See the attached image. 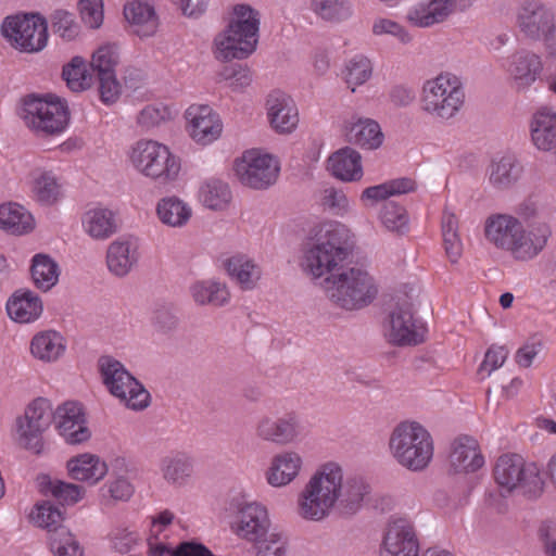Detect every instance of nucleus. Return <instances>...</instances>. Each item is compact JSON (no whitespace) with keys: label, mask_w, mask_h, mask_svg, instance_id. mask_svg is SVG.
Instances as JSON below:
<instances>
[{"label":"nucleus","mask_w":556,"mask_h":556,"mask_svg":"<svg viewBox=\"0 0 556 556\" xmlns=\"http://www.w3.org/2000/svg\"><path fill=\"white\" fill-rule=\"evenodd\" d=\"M369 488L361 477L344 479L341 465L327 462L317 467L296 498V513L306 521L320 522L334 509L356 513Z\"/></svg>","instance_id":"obj_1"},{"label":"nucleus","mask_w":556,"mask_h":556,"mask_svg":"<svg viewBox=\"0 0 556 556\" xmlns=\"http://www.w3.org/2000/svg\"><path fill=\"white\" fill-rule=\"evenodd\" d=\"M552 228L546 223H538L531 228L509 213H492L483 222L485 243L508 254L517 262L534 260L546 247Z\"/></svg>","instance_id":"obj_2"},{"label":"nucleus","mask_w":556,"mask_h":556,"mask_svg":"<svg viewBox=\"0 0 556 556\" xmlns=\"http://www.w3.org/2000/svg\"><path fill=\"white\" fill-rule=\"evenodd\" d=\"M350 230L340 223H325L316 240L303 247L300 267L312 279L332 274L350 254Z\"/></svg>","instance_id":"obj_3"},{"label":"nucleus","mask_w":556,"mask_h":556,"mask_svg":"<svg viewBox=\"0 0 556 556\" xmlns=\"http://www.w3.org/2000/svg\"><path fill=\"white\" fill-rule=\"evenodd\" d=\"M260 14L248 4H237L227 28L215 39L216 58L242 60L252 54L258 42Z\"/></svg>","instance_id":"obj_4"},{"label":"nucleus","mask_w":556,"mask_h":556,"mask_svg":"<svg viewBox=\"0 0 556 556\" xmlns=\"http://www.w3.org/2000/svg\"><path fill=\"white\" fill-rule=\"evenodd\" d=\"M466 101L462 78L452 72H441L422 83L419 103L432 118L450 121L463 110Z\"/></svg>","instance_id":"obj_5"},{"label":"nucleus","mask_w":556,"mask_h":556,"mask_svg":"<svg viewBox=\"0 0 556 556\" xmlns=\"http://www.w3.org/2000/svg\"><path fill=\"white\" fill-rule=\"evenodd\" d=\"M324 290L337 306L353 311L369 305L378 294L374 276L361 267H351L331 274L324 280Z\"/></svg>","instance_id":"obj_6"},{"label":"nucleus","mask_w":556,"mask_h":556,"mask_svg":"<svg viewBox=\"0 0 556 556\" xmlns=\"http://www.w3.org/2000/svg\"><path fill=\"white\" fill-rule=\"evenodd\" d=\"M389 446L396 462L412 471L426 469L433 457L432 437L416 421L397 425L392 431Z\"/></svg>","instance_id":"obj_7"},{"label":"nucleus","mask_w":556,"mask_h":556,"mask_svg":"<svg viewBox=\"0 0 556 556\" xmlns=\"http://www.w3.org/2000/svg\"><path fill=\"white\" fill-rule=\"evenodd\" d=\"M21 117L38 137L46 138L65 130L70 111L66 102L54 94H29L23 100Z\"/></svg>","instance_id":"obj_8"},{"label":"nucleus","mask_w":556,"mask_h":556,"mask_svg":"<svg viewBox=\"0 0 556 556\" xmlns=\"http://www.w3.org/2000/svg\"><path fill=\"white\" fill-rule=\"evenodd\" d=\"M493 478L502 493L518 491L529 497H536L543 492L544 482L539 467L526 463L517 454L500 456L493 468Z\"/></svg>","instance_id":"obj_9"},{"label":"nucleus","mask_w":556,"mask_h":556,"mask_svg":"<svg viewBox=\"0 0 556 556\" xmlns=\"http://www.w3.org/2000/svg\"><path fill=\"white\" fill-rule=\"evenodd\" d=\"M99 370L104 386L112 395L134 410L148 407L150 393L144 387L112 356H101L98 361Z\"/></svg>","instance_id":"obj_10"},{"label":"nucleus","mask_w":556,"mask_h":556,"mask_svg":"<svg viewBox=\"0 0 556 556\" xmlns=\"http://www.w3.org/2000/svg\"><path fill=\"white\" fill-rule=\"evenodd\" d=\"M1 33L12 47L22 52L41 51L48 41V23L40 14L7 16Z\"/></svg>","instance_id":"obj_11"},{"label":"nucleus","mask_w":556,"mask_h":556,"mask_svg":"<svg viewBox=\"0 0 556 556\" xmlns=\"http://www.w3.org/2000/svg\"><path fill=\"white\" fill-rule=\"evenodd\" d=\"M515 26L528 41L542 42L556 24L554 9L543 0H517Z\"/></svg>","instance_id":"obj_12"},{"label":"nucleus","mask_w":556,"mask_h":556,"mask_svg":"<svg viewBox=\"0 0 556 556\" xmlns=\"http://www.w3.org/2000/svg\"><path fill=\"white\" fill-rule=\"evenodd\" d=\"M54 410L47 399L34 400L26 407L24 416L16 419L20 444L39 454L42 447V433L54 421Z\"/></svg>","instance_id":"obj_13"},{"label":"nucleus","mask_w":556,"mask_h":556,"mask_svg":"<svg viewBox=\"0 0 556 556\" xmlns=\"http://www.w3.org/2000/svg\"><path fill=\"white\" fill-rule=\"evenodd\" d=\"M235 173L239 181L252 189H265L273 185L279 174L278 161L257 150H248L235 161Z\"/></svg>","instance_id":"obj_14"},{"label":"nucleus","mask_w":556,"mask_h":556,"mask_svg":"<svg viewBox=\"0 0 556 556\" xmlns=\"http://www.w3.org/2000/svg\"><path fill=\"white\" fill-rule=\"evenodd\" d=\"M130 160L147 177L159 180L160 184L172 181L170 169L174 160L166 146L153 140H140L132 148Z\"/></svg>","instance_id":"obj_15"},{"label":"nucleus","mask_w":556,"mask_h":556,"mask_svg":"<svg viewBox=\"0 0 556 556\" xmlns=\"http://www.w3.org/2000/svg\"><path fill=\"white\" fill-rule=\"evenodd\" d=\"M426 327L414 317L412 305L397 303L390 312L386 325V337L395 345H417L425 340Z\"/></svg>","instance_id":"obj_16"},{"label":"nucleus","mask_w":556,"mask_h":556,"mask_svg":"<svg viewBox=\"0 0 556 556\" xmlns=\"http://www.w3.org/2000/svg\"><path fill=\"white\" fill-rule=\"evenodd\" d=\"M185 118L190 137L199 144H211L222 136L223 122L210 105H190L185 112Z\"/></svg>","instance_id":"obj_17"},{"label":"nucleus","mask_w":556,"mask_h":556,"mask_svg":"<svg viewBox=\"0 0 556 556\" xmlns=\"http://www.w3.org/2000/svg\"><path fill=\"white\" fill-rule=\"evenodd\" d=\"M543 68L542 55L526 48L510 54L505 65V71L518 91L529 89L541 76Z\"/></svg>","instance_id":"obj_18"},{"label":"nucleus","mask_w":556,"mask_h":556,"mask_svg":"<svg viewBox=\"0 0 556 556\" xmlns=\"http://www.w3.org/2000/svg\"><path fill=\"white\" fill-rule=\"evenodd\" d=\"M381 556H419V540L409 520L400 518L389 523L382 541Z\"/></svg>","instance_id":"obj_19"},{"label":"nucleus","mask_w":556,"mask_h":556,"mask_svg":"<svg viewBox=\"0 0 556 556\" xmlns=\"http://www.w3.org/2000/svg\"><path fill=\"white\" fill-rule=\"evenodd\" d=\"M302 433V426L295 413L278 418L262 416L255 426V435L266 442L287 445L295 442Z\"/></svg>","instance_id":"obj_20"},{"label":"nucleus","mask_w":556,"mask_h":556,"mask_svg":"<svg viewBox=\"0 0 556 556\" xmlns=\"http://www.w3.org/2000/svg\"><path fill=\"white\" fill-rule=\"evenodd\" d=\"M270 528L267 508L257 502L242 504L238 509L235 533L248 542L263 539Z\"/></svg>","instance_id":"obj_21"},{"label":"nucleus","mask_w":556,"mask_h":556,"mask_svg":"<svg viewBox=\"0 0 556 556\" xmlns=\"http://www.w3.org/2000/svg\"><path fill=\"white\" fill-rule=\"evenodd\" d=\"M54 422L65 442L72 445L87 442L91 432L86 425L83 407L76 402H65L54 410Z\"/></svg>","instance_id":"obj_22"},{"label":"nucleus","mask_w":556,"mask_h":556,"mask_svg":"<svg viewBox=\"0 0 556 556\" xmlns=\"http://www.w3.org/2000/svg\"><path fill=\"white\" fill-rule=\"evenodd\" d=\"M270 127L279 134L292 132L299 124V112L294 101L281 91L271 92L266 101Z\"/></svg>","instance_id":"obj_23"},{"label":"nucleus","mask_w":556,"mask_h":556,"mask_svg":"<svg viewBox=\"0 0 556 556\" xmlns=\"http://www.w3.org/2000/svg\"><path fill=\"white\" fill-rule=\"evenodd\" d=\"M455 0H426L408 8L405 20L415 27L429 28L443 23L453 12Z\"/></svg>","instance_id":"obj_24"},{"label":"nucleus","mask_w":556,"mask_h":556,"mask_svg":"<svg viewBox=\"0 0 556 556\" xmlns=\"http://www.w3.org/2000/svg\"><path fill=\"white\" fill-rule=\"evenodd\" d=\"M303 468V457L293 450L276 454L265 471L266 482L274 488H282L296 479Z\"/></svg>","instance_id":"obj_25"},{"label":"nucleus","mask_w":556,"mask_h":556,"mask_svg":"<svg viewBox=\"0 0 556 556\" xmlns=\"http://www.w3.org/2000/svg\"><path fill=\"white\" fill-rule=\"evenodd\" d=\"M484 465V457L480 452L476 439L463 435L457 438L450 454V466L456 473L475 472Z\"/></svg>","instance_id":"obj_26"},{"label":"nucleus","mask_w":556,"mask_h":556,"mask_svg":"<svg viewBox=\"0 0 556 556\" xmlns=\"http://www.w3.org/2000/svg\"><path fill=\"white\" fill-rule=\"evenodd\" d=\"M223 267L229 278L244 291L255 289L263 275L260 264L242 253L224 260Z\"/></svg>","instance_id":"obj_27"},{"label":"nucleus","mask_w":556,"mask_h":556,"mask_svg":"<svg viewBox=\"0 0 556 556\" xmlns=\"http://www.w3.org/2000/svg\"><path fill=\"white\" fill-rule=\"evenodd\" d=\"M525 167L515 154L494 159L488 169L489 182L496 189L507 190L522 177Z\"/></svg>","instance_id":"obj_28"},{"label":"nucleus","mask_w":556,"mask_h":556,"mask_svg":"<svg viewBox=\"0 0 556 556\" xmlns=\"http://www.w3.org/2000/svg\"><path fill=\"white\" fill-rule=\"evenodd\" d=\"M125 20L135 27L134 33L140 38L151 37L156 33L159 18L154 7L140 0L129 1L124 5Z\"/></svg>","instance_id":"obj_29"},{"label":"nucleus","mask_w":556,"mask_h":556,"mask_svg":"<svg viewBox=\"0 0 556 556\" xmlns=\"http://www.w3.org/2000/svg\"><path fill=\"white\" fill-rule=\"evenodd\" d=\"M530 135L533 144L541 151L556 148V112L542 108L535 112L530 123Z\"/></svg>","instance_id":"obj_30"},{"label":"nucleus","mask_w":556,"mask_h":556,"mask_svg":"<svg viewBox=\"0 0 556 556\" xmlns=\"http://www.w3.org/2000/svg\"><path fill=\"white\" fill-rule=\"evenodd\" d=\"M83 226L86 232L96 240H105L119 229L117 214L106 207L88 210L83 216Z\"/></svg>","instance_id":"obj_31"},{"label":"nucleus","mask_w":556,"mask_h":556,"mask_svg":"<svg viewBox=\"0 0 556 556\" xmlns=\"http://www.w3.org/2000/svg\"><path fill=\"white\" fill-rule=\"evenodd\" d=\"M68 475L73 480L98 483L108 473V465L94 454H80L67 462Z\"/></svg>","instance_id":"obj_32"},{"label":"nucleus","mask_w":556,"mask_h":556,"mask_svg":"<svg viewBox=\"0 0 556 556\" xmlns=\"http://www.w3.org/2000/svg\"><path fill=\"white\" fill-rule=\"evenodd\" d=\"M328 169L343 181H355L363 176L361 154L352 148H343L328 159Z\"/></svg>","instance_id":"obj_33"},{"label":"nucleus","mask_w":556,"mask_h":556,"mask_svg":"<svg viewBox=\"0 0 556 556\" xmlns=\"http://www.w3.org/2000/svg\"><path fill=\"white\" fill-rule=\"evenodd\" d=\"M9 316L16 323H31L42 313V303L31 291H16L7 303Z\"/></svg>","instance_id":"obj_34"},{"label":"nucleus","mask_w":556,"mask_h":556,"mask_svg":"<svg viewBox=\"0 0 556 556\" xmlns=\"http://www.w3.org/2000/svg\"><path fill=\"white\" fill-rule=\"evenodd\" d=\"M346 139L351 143L372 150L381 146L383 135L377 122L370 118H358L348 127Z\"/></svg>","instance_id":"obj_35"},{"label":"nucleus","mask_w":556,"mask_h":556,"mask_svg":"<svg viewBox=\"0 0 556 556\" xmlns=\"http://www.w3.org/2000/svg\"><path fill=\"white\" fill-rule=\"evenodd\" d=\"M137 261L136 252L131 251L127 240H115L108 248L106 264L109 270L117 277L126 276Z\"/></svg>","instance_id":"obj_36"},{"label":"nucleus","mask_w":556,"mask_h":556,"mask_svg":"<svg viewBox=\"0 0 556 556\" xmlns=\"http://www.w3.org/2000/svg\"><path fill=\"white\" fill-rule=\"evenodd\" d=\"M34 227L33 216L16 203L0 205V228L12 233L23 235Z\"/></svg>","instance_id":"obj_37"},{"label":"nucleus","mask_w":556,"mask_h":556,"mask_svg":"<svg viewBox=\"0 0 556 556\" xmlns=\"http://www.w3.org/2000/svg\"><path fill=\"white\" fill-rule=\"evenodd\" d=\"M30 175L33 177L31 191L36 201L48 206L54 204L61 195V187L53 173L36 168Z\"/></svg>","instance_id":"obj_38"},{"label":"nucleus","mask_w":556,"mask_h":556,"mask_svg":"<svg viewBox=\"0 0 556 556\" xmlns=\"http://www.w3.org/2000/svg\"><path fill=\"white\" fill-rule=\"evenodd\" d=\"M309 10L321 21L338 24L353 15L350 0H309Z\"/></svg>","instance_id":"obj_39"},{"label":"nucleus","mask_w":556,"mask_h":556,"mask_svg":"<svg viewBox=\"0 0 556 556\" xmlns=\"http://www.w3.org/2000/svg\"><path fill=\"white\" fill-rule=\"evenodd\" d=\"M194 301L201 305L224 306L230 300V292L226 283L217 280H203L191 287Z\"/></svg>","instance_id":"obj_40"},{"label":"nucleus","mask_w":556,"mask_h":556,"mask_svg":"<svg viewBox=\"0 0 556 556\" xmlns=\"http://www.w3.org/2000/svg\"><path fill=\"white\" fill-rule=\"evenodd\" d=\"M63 337L53 330H48L35 336L31 340V354L41 361H55L64 352Z\"/></svg>","instance_id":"obj_41"},{"label":"nucleus","mask_w":556,"mask_h":556,"mask_svg":"<svg viewBox=\"0 0 556 556\" xmlns=\"http://www.w3.org/2000/svg\"><path fill=\"white\" fill-rule=\"evenodd\" d=\"M231 190L227 182L220 179H208L199 191L202 204L213 211L225 210L231 201Z\"/></svg>","instance_id":"obj_42"},{"label":"nucleus","mask_w":556,"mask_h":556,"mask_svg":"<svg viewBox=\"0 0 556 556\" xmlns=\"http://www.w3.org/2000/svg\"><path fill=\"white\" fill-rule=\"evenodd\" d=\"M33 280L37 288L48 291L56 285L60 276L58 263L47 254H36L30 267Z\"/></svg>","instance_id":"obj_43"},{"label":"nucleus","mask_w":556,"mask_h":556,"mask_svg":"<svg viewBox=\"0 0 556 556\" xmlns=\"http://www.w3.org/2000/svg\"><path fill=\"white\" fill-rule=\"evenodd\" d=\"M416 184L410 178H397L387 182L366 188L362 193V200L378 202L392 195L404 194L414 191Z\"/></svg>","instance_id":"obj_44"},{"label":"nucleus","mask_w":556,"mask_h":556,"mask_svg":"<svg viewBox=\"0 0 556 556\" xmlns=\"http://www.w3.org/2000/svg\"><path fill=\"white\" fill-rule=\"evenodd\" d=\"M372 74V65L368 58L354 55L346 63L343 72L344 80L354 92L357 86L365 84Z\"/></svg>","instance_id":"obj_45"},{"label":"nucleus","mask_w":556,"mask_h":556,"mask_svg":"<svg viewBox=\"0 0 556 556\" xmlns=\"http://www.w3.org/2000/svg\"><path fill=\"white\" fill-rule=\"evenodd\" d=\"M62 77L67 87L75 92L83 91L92 84V75L87 73L86 62L81 56H74L70 63L64 65Z\"/></svg>","instance_id":"obj_46"},{"label":"nucleus","mask_w":556,"mask_h":556,"mask_svg":"<svg viewBox=\"0 0 556 556\" xmlns=\"http://www.w3.org/2000/svg\"><path fill=\"white\" fill-rule=\"evenodd\" d=\"M52 31L60 36L64 41L74 40L80 33V26L75 20V15L66 10H55L50 15Z\"/></svg>","instance_id":"obj_47"},{"label":"nucleus","mask_w":556,"mask_h":556,"mask_svg":"<svg viewBox=\"0 0 556 556\" xmlns=\"http://www.w3.org/2000/svg\"><path fill=\"white\" fill-rule=\"evenodd\" d=\"M118 50L115 45H105L100 47L91 60V68L96 77L115 73V66L118 63Z\"/></svg>","instance_id":"obj_48"},{"label":"nucleus","mask_w":556,"mask_h":556,"mask_svg":"<svg viewBox=\"0 0 556 556\" xmlns=\"http://www.w3.org/2000/svg\"><path fill=\"white\" fill-rule=\"evenodd\" d=\"M45 479H47V486L51 494L62 505H74L79 502L86 493V489L81 485L61 480L52 481L48 477H45Z\"/></svg>","instance_id":"obj_49"},{"label":"nucleus","mask_w":556,"mask_h":556,"mask_svg":"<svg viewBox=\"0 0 556 556\" xmlns=\"http://www.w3.org/2000/svg\"><path fill=\"white\" fill-rule=\"evenodd\" d=\"M383 226L392 232L404 233L408 230V215L406 210L394 203L387 202L380 213Z\"/></svg>","instance_id":"obj_50"},{"label":"nucleus","mask_w":556,"mask_h":556,"mask_svg":"<svg viewBox=\"0 0 556 556\" xmlns=\"http://www.w3.org/2000/svg\"><path fill=\"white\" fill-rule=\"evenodd\" d=\"M36 515H33L35 522L48 530L49 535L59 528H65L63 513L50 502H43L36 507Z\"/></svg>","instance_id":"obj_51"},{"label":"nucleus","mask_w":556,"mask_h":556,"mask_svg":"<svg viewBox=\"0 0 556 556\" xmlns=\"http://www.w3.org/2000/svg\"><path fill=\"white\" fill-rule=\"evenodd\" d=\"M371 31L375 36H392L403 45H407L413 40L410 33L402 24L388 17L375 18Z\"/></svg>","instance_id":"obj_52"},{"label":"nucleus","mask_w":556,"mask_h":556,"mask_svg":"<svg viewBox=\"0 0 556 556\" xmlns=\"http://www.w3.org/2000/svg\"><path fill=\"white\" fill-rule=\"evenodd\" d=\"M151 325L155 333L169 334L174 327L172 302H156L152 311Z\"/></svg>","instance_id":"obj_53"},{"label":"nucleus","mask_w":556,"mask_h":556,"mask_svg":"<svg viewBox=\"0 0 556 556\" xmlns=\"http://www.w3.org/2000/svg\"><path fill=\"white\" fill-rule=\"evenodd\" d=\"M256 549V556H286L287 541L279 532H267L257 542H252Z\"/></svg>","instance_id":"obj_54"},{"label":"nucleus","mask_w":556,"mask_h":556,"mask_svg":"<svg viewBox=\"0 0 556 556\" xmlns=\"http://www.w3.org/2000/svg\"><path fill=\"white\" fill-rule=\"evenodd\" d=\"M78 10L81 21L91 29L99 28L103 23L102 0H79Z\"/></svg>","instance_id":"obj_55"},{"label":"nucleus","mask_w":556,"mask_h":556,"mask_svg":"<svg viewBox=\"0 0 556 556\" xmlns=\"http://www.w3.org/2000/svg\"><path fill=\"white\" fill-rule=\"evenodd\" d=\"M220 76L229 83V87L233 90H241L248 87L252 81L251 71L240 64L225 66Z\"/></svg>","instance_id":"obj_56"},{"label":"nucleus","mask_w":556,"mask_h":556,"mask_svg":"<svg viewBox=\"0 0 556 556\" xmlns=\"http://www.w3.org/2000/svg\"><path fill=\"white\" fill-rule=\"evenodd\" d=\"M170 117V109L162 103L150 104L141 110L138 115V124L146 128L160 125Z\"/></svg>","instance_id":"obj_57"},{"label":"nucleus","mask_w":556,"mask_h":556,"mask_svg":"<svg viewBox=\"0 0 556 556\" xmlns=\"http://www.w3.org/2000/svg\"><path fill=\"white\" fill-rule=\"evenodd\" d=\"M321 205L334 214L342 215L348 212L349 200L342 190L333 187L325 188L320 195Z\"/></svg>","instance_id":"obj_58"},{"label":"nucleus","mask_w":556,"mask_h":556,"mask_svg":"<svg viewBox=\"0 0 556 556\" xmlns=\"http://www.w3.org/2000/svg\"><path fill=\"white\" fill-rule=\"evenodd\" d=\"M508 351L504 346H491L479 367V374L483 377H489L505 363Z\"/></svg>","instance_id":"obj_59"},{"label":"nucleus","mask_w":556,"mask_h":556,"mask_svg":"<svg viewBox=\"0 0 556 556\" xmlns=\"http://www.w3.org/2000/svg\"><path fill=\"white\" fill-rule=\"evenodd\" d=\"M99 83L100 98L103 103H114L121 94V85L115 73L97 77Z\"/></svg>","instance_id":"obj_60"},{"label":"nucleus","mask_w":556,"mask_h":556,"mask_svg":"<svg viewBox=\"0 0 556 556\" xmlns=\"http://www.w3.org/2000/svg\"><path fill=\"white\" fill-rule=\"evenodd\" d=\"M542 349V341L538 337L530 338L522 346H520L515 355L516 363L523 368L532 365L534 358Z\"/></svg>","instance_id":"obj_61"},{"label":"nucleus","mask_w":556,"mask_h":556,"mask_svg":"<svg viewBox=\"0 0 556 556\" xmlns=\"http://www.w3.org/2000/svg\"><path fill=\"white\" fill-rule=\"evenodd\" d=\"M195 460L187 453L176 454V486L187 484L194 475Z\"/></svg>","instance_id":"obj_62"},{"label":"nucleus","mask_w":556,"mask_h":556,"mask_svg":"<svg viewBox=\"0 0 556 556\" xmlns=\"http://www.w3.org/2000/svg\"><path fill=\"white\" fill-rule=\"evenodd\" d=\"M106 488L110 497L114 501H128L134 493L132 485L123 477L117 478Z\"/></svg>","instance_id":"obj_63"},{"label":"nucleus","mask_w":556,"mask_h":556,"mask_svg":"<svg viewBox=\"0 0 556 556\" xmlns=\"http://www.w3.org/2000/svg\"><path fill=\"white\" fill-rule=\"evenodd\" d=\"M176 556H217L204 544L185 541L176 545Z\"/></svg>","instance_id":"obj_64"}]
</instances>
